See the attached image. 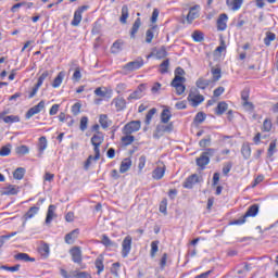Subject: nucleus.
<instances>
[{
  "mask_svg": "<svg viewBox=\"0 0 278 278\" xmlns=\"http://www.w3.org/2000/svg\"><path fill=\"white\" fill-rule=\"evenodd\" d=\"M46 102L41 100L37 105L30 108L26 113V119L29 121L31 116H36V114H40L42 110H45Z\"/></svg>",
  "mask_w": 278,
  "mask_h": 278,
  "instance_id": "11",
  "label": "nucleus"
},
{
  "mask_svg": "<svg viewBox=\"0 0 278 278\" xmlns=\"http://www.w3.org/2000/svg\"><path fill=\"white\" fill-rule=\"evenodd\" d=\"M187 100L189 103H191L192 108H199L205 101V97H203L201 93H189Z\"/></svg>",
  "mask_w": 278,
  "mask_h": 278,
  "instance_id": "9",
  "label": "nucleus"
},
{
  "mask_svg": "<svg viewBox=\"0 0 278 278\" xmlns=\"http://www.w3.org/2000/svg\"><path fill=\"white\" fill-rule=\"evenodd\" d=\"M140 127H141V123L140 121H132L127 123L124 127H123V134L125 136H129L131 134H136V131H140Z\"/></svg>",
  "mask_w": 278,
  "mask_h": 278,
  "instance_id": "6",
  "label": "nucleus"
},
{
  "mask_svg": "<svg viewBox=\"0 0 278 278\" xmlns=\"http://www.w3.org/2000/svg\"><path fill=\"white\" fill-rule=\"evenodd\" d=\"M210 84H212V80L205 79L203 77L199 78L195 83L197 88H199L200 90H205V88H207Z\"/></svg>",
  "mask_w": 278,
  "mask_h": 278,
  "instance_id": "25",
  "label": "nucleus"
},
{
  "mask_svg": "<svg viewBox=\"0 0 278 278\" xmlns=\"http://www.w3.org/2000/svg\"><path fill=\"white\" fill-rule=\"evenodd\" d=\"M70 255H72V261L74 264H81L83 257H81V248L74 247L70 250Z\"/></svg>",
  "mask_w": 278,
  "mask_h": 278,
  "instance_id": "14",
  "label": "nucleus"
},
{
  "mask_svg": "<svg viewBox=\"0 0 278 278\" xmlns=\"http://www.w3.org/2000/svg\"><path fill=\"white\" fill-rule=\"evenodd\" d=\"M140 25H142V22L140 17H138L132 24V27L130 30V38H136V34H138V29H140Z\"/></svg>",
  "mask_w": 278,
  "mask_h": 278,
  "instance_id": "28",
  "label": "nucleus"
},
{
  "mask_svg": "<svg viewBox=\"0 0 278 278\" xmlns=\"http://www.w3.org/2000/svg\"><path fill=\"white\" fill-rule=\"evenodd\" d=\"M80 112H81V103L76 102L75 104H73L72 114H74V116H77Z\"/></svg>",
  "mask_w": 278,
  "mask_h": 278,
  "instance_id": "56",
  "label": "nucleus"
},
{
  "mask_svg": "<svg viewBox=\"0 0 278 278\" xmlns=\"http://www.w3.org/2000/svg\"><path fill=\"white\" fill-rule=\"evenodd\" d=\"M14 179L21 180L23 177H25V168L17 167L13 173Z\"/></svg>",
  "mask_w": 278,
  "mask_h": 278,
  "instance_id": "43",
  "label": "nucleus"
},
{
  "mask_svg": "<svg viewBox=\"0 0 278 278\" xmlns=\"http://www.w3.org/2000/svg\"><path fill=\"white\" fill-rule=\"evenodd\" d=\"M38 212H40V207L38 206H31L28 212L25 214V218L26 220H29L30 218H34V216H36V214H38Z\"/></svg>",
  "mask_w": 278,
  "mask_h": 278,
  "instance_id": "36",
  "label": "nucleus"
},
{
  "mask_svg": "<svg viewBox=\"0 0 278 278\" xmlns=\"http://www.w3.org/2000/svg\"><path fill=\"white\" fill-rule=\"evenodd\" d=\"M229 105L226 102H219L217 104L215 113L220 116L222 114H225L226 110H228Z\"/></svg>",
  "mask_w": 278,
  "mask_h": 278,
  "instance_id": "37",
  "label": "nucleus"
},
{
  "mask_svg": "<svg viewBox=\"0 0 278 278\" xmlns=\"http://www.w3.org/2000/svg\"><path fill=\"white\" fill-rule=\"evenodd\" d=\"M79 23H81V15L79 14V11H75L74 17L72 20L73 27L79 26Z\"/></svg>",
  "mask_w": 278,
  "mask_h": 278,
  "instance_id": "50",
  "label": "nucleus"
},
{
  "mask_svg": "<svg viewBox=\"0 0 278 278\" xmlns=\"http://www.w3.org/2000/svg\"><path fill=\"white\" fill-rule=\"evenodd\" d=\"M199 16H201V5L194 4L193 7L189 8V12L186 16L188 25H192V23H194Z\"/></svg>",
  "mask_w": 278,
  "mask_h": 278,
  "instance_id": "4",
  "label": "nucleus"
},
{
  "mask_svg": "<svg viewBox=\"0 0 278 278\" xmlns=\"http://www.w3.org/2000/svg\"><path fill=\"white\" fill-rule=\"evenodd\" d=\"M15 260H20V262H36V258L28 256L27 253H18L15 255Z\"/></svg>",
  "mask_w": 278,
  "mask_h": 278,
  "instance_id": "39",
  "label": "nucleus"
},
{
  "mask_svg": "<svg viewBox=\"0 0 278 278\" xmlns=\"http://www.w3.org/2000/svg\"><path fill=\"white\" fill-rule=\"evenodd\" d=\"M39 253L41 255V257H49V253H50V248L49 244L43 243L39 247Z\"/></svg>",
  "mask_w": 278,
  "mask_h": 278,
  "instance_id": "40",
  "label": "nucleus"
},
{
  "mask_svg": "<svg viewBox=\"0 0 278 278\" xmlns=\"http://www.w3.org/2000/svg\"><path fill=\"white\" fill-rule=\"evenodd\" d=\"M155 29H157V26H153L152 28L148 29L146 33V42L148 45H151V42L153 41V38L155 36Z\"/></svg>",
  "mask_w": 278,
  "mask_h": 278,
  "instance_id": "32",
  "label": "nucleus"
},
{
  "mask_svg": "<svg viewBox=\"0 0 278 278\" xmlns=\"http://www.w3.org/2000/svg\"><path fill=\"white\" fill-rule=\"evenodd\" d=\"M273 129V122H270V119H265L263 122V128L262 131L268 132Z\"/></svg>",
  "mask_w": 278,
  "mask_h": 278,
  "instance_id": "54",
  "label": "nucleus"
},
{
  "mask_svg": "<svg viewBox=\"0 0 278 278\" xmlns=\"http://www.w3.org/2000/svg\"><path fill=\"white\" fill-rule=\"evenodd\" d=\"M2 197H14L18 192H21V188L16 185H9L1 189Z\"/></svg>",
  "mask_w": 278,
  "mask_h": 278,
  "instance_id": "12",
  "label": "nucleus"
},
{
  "mask_svg": "<svg viewBox=\"0 0 278 278\" xmlns=\"http://www.w3.org/2000/svg\"><path fill=\"white\" fill-rule=\"evenodd\" d=\"M170 131H173V124H168L166 125H159L156 127V134L159 136H164V134H170Z\"/></svg>",
  "mask_w": 278,
  "mask_h": 278,
  "instance_id": "21",
  "label": "nucleus"
},
{
  "mask_svg": "<svg viewBox=\"0 0 278 278\" xmlns=\"http://www.w3.org/2000/svg\"><path fill=\"white\" fill-rule=\"evenodd\" d=\"M104 262V257L103 255H99L96 261H94V266L97 268V275H101V273H103V270H105V265L103 264Z\"/></svg>",
  "mask_w": 278,
  "mask_h": 278,
  "instance_id": "19",
  "label": "nucleus"
},
{
  "mask_svg": "<svg viewBox=\"0 0 278 278\" xmlns=\"http://www.w3.org/2000/svg\"><path fill=\"white\" fill-rule=\"evenodd\" d=\"M260 213V205L253 204L251 205L244 216H242L240 219H236L232 222V225H244L247 223V218L249 217H255Z\"/></svg>",
  "mask_w": 278,
  "mask_h": 278,
  "instance_id": "2",
  "label": "nucleus"
},
{
  "mask_svg": "<svg viewBox=\"0 0 278 278\" xmlns=\"http://www.w3.org/2000/svg\"><path fill=\"white\" fill-rule=\"evenodd\" d=\"M157 251H160V241L155 240L151 242V251L150 255L151 257H155Z\"/></svg>",
  "mask_w": 278,
  "mask_h": 278,
  "instance_id": "41",
  "label": "nucleus"
},
{
  "mask_svg": "<svg viewBox=\"0 0 278 278\" xmlns=\"http://www.w3.org/2000/svg\"><path fill=\"white\" fill-rule=\"evenodd\" d=\"M51 75H53V72H49V71H45L38 78L37 85L40 87L42 86V84H45V79H47V77H51Z\"/></svg>",
  "mask_w": 278,
  "mask_h": 278,
  "instance_id": "42",
  "label": "nucleus"
},
{
  "mask_svg": "<svg viewBox=\"0 0 278 278\" xmlns=\"http://www.w3.org/2000/svg\"><path fill=\"white\" fill-rule=\"evenodd\" d=\"M170 118H173V114L170 113V110L164 109L161 113V123H164L166 125V123H168Z\"/></svg>",
  "mask_w": 278,
  "mask_h": 278,
  "instance_id": "29",
  "label": "nucleus"
},
{
  "mask_svg": "<svg viewBox=\"0 0 278 278\" xmlns=\"http://www.w3.org/2000/svg\"><path fill=\"white\" fill-rule=\"evenodd\" d=\"M64 72H60L52 83V88H60V86H62V83L64 81Z\"/></svg>",
  "mask_w": 278,
  "mask_h": 278,
  "instance_id": "27",
  "label": "nucleus"
},
{
  "mask_svg": "<svg viewBox=\"0 0 278 278\" xmlns=\"http://www.w3.org/2000/svg\"><path fill=\"white\" fill-rule=\"evenodd\" d=\"M15 153L17 155H27V153H29V147H27V146H20L17 148H15Z\"/></svg>",
  "mask_w": 278,
  "mask_h": 278,
  "instance_id": "48",
  "label": "nucleus"
},
{
  "mask_svg": "<svg viewBox=\"0 0 278 278\" xmlns=\"http://www.w3.org/2000/svg\"><path fill=\"white\" fill-rule=\"evenodd\" d=\"M144 66V60L139 58L132 62H128L126 65L123 66V71L125 73H132V71H138Z\"/></svg>",
  "mask_w": 278,
  "mask_h": 278,
  "instance_id": "5",
  "label": "nucleus"
},
{
  "mask_svg": "<svg viewBox=\"0 0 278 278\" xmlns=\"http://www.w3.org/2000/svg\"><path fill=\"white\" fill-rule=\"evenodd\" d=\"M99 123L103 129H108V127H110V124H108V115H100Z\"/></svg>",
  "mask_w": 278,
  "mask_h": 278,
  "instance_id": "57",
  "label": "nucleus"
},
{
  "mask_svg": "<svg viewBox=\"0 0 278 278\" xmlns=\"http://www.w3.org/2000/svg\"><path fill=\"white\" fill-rule=\"evenodd\" d=\"M212 75H213V81H218L223 75L220 74V68H214L212 70Z\"/></svg>",
  "mask_w": 278,
  "mask_h": 278,
  "instance_id": "58",
  "label": "nucleus"
},
{
  "mask_svg": "<svg viewBox=\"0 0 278 278\" xmlns=\"http://www.w3.org/2000/svg\"><path fill=\"white\" fill-rule=\"evenodd\" d=\"M277 35H275V33L273 31H267L265 34V38H264V45L266 47H270V42H274V40H276Z\"/></svg>",
  "mask_w": 278,
  "mask_h": 278,
  "instance_id": "30",
  "label": "nucleus"
},
{
  "mask_svg": "<svg viewBox=\"0 0 278 278\" xmlns=\"http://www.w3.org/2000/svg\"><path fill=\"white\" fill-rule=\"evenodd\" d=\"M146 90L147 86L144 84L139 85L137 89L128 96V101H138V99H142Z\"/></svg>",
  "mask_w": 278,
  "mask_h": 278,
  "instance_id": "10",
  "label": "nucleus"
},
{
  "mask_svg": "<svg viewBox=\"0 0 278 278\" xmlns=\"http://www.w3.org/2000/svg\"><path fill=\"white\" fill-rule=\"evenodd\" d=\"M191 38L194 42H203V40L205 39V35L203 34V31L194 30L191 35Z\"/></svg>",
  "mask_w": 278,
  "mask_h": 278,
  "instance_id": "35",
  "label": "nucleus"
},
{
  "mask_svg": "<svg viewBox=\"0 0 278 278\" xmlns=\"http://www.w3.org/2000/svg\"><path fill=\"white\" fill-rule=\"evenodd\" d=\"M210 164V156H205L204 154H201L200 157L197 159V165L202 168H205Z\"/></svg>",
  "mask_w": 278,
  "mask_h": 278,
  "instance_id": "24",
  "label": "nucleus"
},
{
  "mask_svg": "<svg viewBox=\"0 0 278 278\" xmlns=\"http://www.w3.org/2000/svg\"><path fill=\"white\" fill-rule=\"evenodd\" d=\"M72 79L74 81H79V79H81V70H79V67H76L73 76H72Z\"/></svg>",
  "mask_w": 278,
  "mask_h": 278,
  "instance_id": "61",
  "label": "nucleus"
},
{
  "mask_svg": "<svg viewBox=\"0 0 278 278\" xmlns=\"http://www.w3.org/2000/svg\"><path fill=\"white\" fill-rule=\"evenodd\" d=\"M185 81H186V77H181V76L174 77L170 86L175 88L176 94L181 96L184 92H186V86L184 85Z\"/></svg>",
  "mask_w": 278,
  "mask_h": 278,
  "instance_id": "3",
  "label": "nucleus"
},
{
  "mask_svg": "<svg viewBox=\"0 0 278 278\" xmlns=\"http://www.w3.org/2000/svg\"><path fill=\"white\" fill-rule=\"evenodd\" d=\"M125 90H127V84L119 83L116 87L117 94H121V92H125Z\"/></svg>",
  "mask_w": 278,
  "mask_h": 278,
  "instance_id": "63",
  "label": "nucleus"
},
{
  "mask_svg": "<svg viewBox=\"0 0 278 278\" xmlns=\"http://www.w3.org/2000/svg\"><path fill=\"white\" fill-rule=\"evenodd\" d=\"M131 168V160L130 159H125L122 161L121 166H119V173H127Z\"/></svg>",
  "mask_w": 278,
  "mask_h": 278,
  "instance_id": "31",
  "label": "nucleus"
},
{
  "mask_svg": "<svg viewBox=\"0 0 278 278\" xmlns=\"http://www.w3.org/2000/svg\"><path fill=\"white\" fill-rule=\"evenodd\" d=\"M131 242L134 239L131 236H126L122 242V257H129V253H131Z\"/></svg>",
  "mask_w": 278,
  "mask_h": 278,
  "instance_id": "7",
  "label": "nucleus"
},
{
  "mask_svg": "<svg viewBox=\"0 0 278 278\" xmlns=\"http://www.w3.org/2000/svg\"><path fill=\"white\" fill-rule=\"evenodd\" d=\"M1 270H7L8 273H18V270L21 269V265H14V266H5L2 265L0 267Z\"/></svg>",
  "mask_w": 278,
  "mask_h": 278,
  "instance_id": "49",
  "label": "nucleus"
},
{
  "mask_svg": "<svg viewBox=\"0 0 278 278\" xmlns=\"http://www.w3.org/2000/svg\"><path fill=\"white\" fill-rule=\"evenodd\" d=\"M165 174H166V166L156 167V168L152 172V177H153L156 181H160V179H162Z\"/></svg>",
  "mask_w": 278,
  "mask_h": 278,
  "instance_id": "20",
  "label": "nucleus"
},
{
  "mask_svg": "<svg viewBox=\"0 0 278 278\" xmlns=\"http://www.w3.org/2000/svg\"><path fill=\"white\" fill-rule=\"evenodd\" d=\"M16 233H18V232L14 231L9 235L0 236V249H1V247H3V244H5L7 240H10V238H14V236H16Z\"/></svg>",
  "mask_w": 278,
  "mask_h": 278,
  "instance_id": "46",
  "label": "nucleus"
},
{
  "mask_svg": "<svg viewBox=\"0 0 278 278\" xmlns=\"http://www.w3.org/2000/svg\"><path fill=\"white\" fill-rule=\"evenodd\" d=\"M195 184H201V177H199L197 174H192L185 180L182 186L184 188H187V190H192Z\"/></svg>",
  "mask_w": 278,
  "mask_h": 278,
  "instance_id": "13",
  "label": "nucleus"
},
{
  "mask_svg": "<svg viewBox=\"0 0 278 278\" xmlns=\"http://www.w3.org/2000/svg\"><path fill=\"white\" fill-rule=\"evenodd\" d=\"M135 140H136V137L131 135H126L122 137V142L125 147H129V144H132Z\"/></svg>",
  "mask_w": 278,
  "mask_h": 278,
  "instance_id": "45",
  "label": "nucleus"
},
{
  "mask_svg": "<svg viewBox=\"0 0 278 278\" xmlns=\"http://www.w3.org/2000/svg\"><path fill=\"white\" fill-rule=\"evenodd\" d=\"M170 66V61L168 59H166L165 61H163L160 64V73L161 75H166V73H168V68Z\"/></svg>",
  "mask_w": 278,
  "mask_h": 278,
  "instance_id": "38",
  "label": "nucleus"
},
{
  "mask_svg": "<svg viewBox=\"0 0 278 278\" xmlns=\"http://www.w3.org/2000/svg\"><path fill=\"white\" fill-rule=\"evenodd\" d=\"M242 3L244 0H226V5H228L229 10L232 12H238L242 8Z\"/></svg>",
  "mask_w": 278,
  "mask_h": 278,
  "instance_id": "17",
  "label": "nucleus"
},
{
  "mask_svg": "<svg viewBox=\"0 0 278 278\" xmlns=\"http://www.w3.org/2000/svg\"><path fill=\"white\" fill-rule=\"evenodd\" d=\"M229 21V16L227 13L219 14L217 18V31H225L227 29V23Z\"/></svg>",
  "mask_w": 278,
  "mask_h": 278,
  "instance_id": "15",
  "label": "nucleus"
},
{
  "mask_svg": "<svg viewBox=\"0 0 278 278\" xmlns=\"http://www.w3.org/2000/svg\"><path fill=\"white\" fill-rule=\"evenodd\" d=\"M121 268V263H113L111 267V273L114 275V277H118V270Z\"/></svg>",
  "mask_w": 278,
  "mask_h": 278,
  "instance_id": "59",
  "label": "nucleus"
},
{
  "mask_svg": "<svg viewBox=\"0 0 278 278\" xmlns=\"http://www.w3.org/2000/svg\"><path fill=\"white\" fill-rule=\"evenodd\" d=\"M96 97H108V89L105 87H98L94 90Z\"/></svg>",
  "mask_w": 278,
  "mask_h": 278,
  "instance_id": "53",
  "label": "nucleus"
},
{
  "mask_svg": "<svg viewBox=\"0 0 278 278\" xmlns=\"http://www.w3.org/2000/svg\"><path fill=\"white\" fill-rule=\"evenodd\" d=\"M210 144H212V139L207 138V139H202L200 140L199 142V146L202 148V149H205V147H210Z\"/></svg>",
  "mask_w": 278,
  "mask_h": 278,
  "instance_id": "62",
  "label": "nucleus"
},
{
  "mask_svg": "<svg viewBox=\"0 0 278 278\" xmlns=\"http://www.w3.org/2000/svg\"><path fill=\"white\" fill-rule=\"evenodd\" d=\"M101 244H103V247H116V243L111 241L108 235L102 236Z\"/></svg>",
  "mask_w": 278,
  "mask_h": 278,
  "instance_id": "51",
  "label": "nucleus"
},
{
  "mask_svg": "<svg viewBox=\"0 0 278 278\" xmlns=\"http://www.w3.org/2000/svg\"><path fill=\"white\" fill-rule=\"evenodd\" d=\"M76 278H92V276L88 271H78L75 275Z\"/></svg>",
  "mask_w": 278,
  "mask_h": 278,
  "instance_id": "64",
  "label": "nucleus"
},
{
  "mask_svg": "<svg viewBox=\"0 0 278 278\" xmlns=\"http://www.w3.org/2000/svg\"><path fill=\"white\" fill-rule=\"evenodd\" d=\"M0 121H3L5 125H14V123H21V116L8 115V111H3L0 113Z\"/></svg>",
  "mask_w": 278,
  "mask_h": 278,
  "instance_id": "8",
  "label": "nucleus"
},
{
  "mask_svg": "<svg viewBox=\"0 0 278 278\" xmlns=\"http://www.w3.org/2000/svg\"><path fill=\"white\" fill-rule=\"evenodd\" d=\"M205 118H206L205 113L199 112V113H197V115L194 117V123L201 124V123H203V121H205Z\"/></svg>",
  "mask_w": 278,
  "mask_h": 278,
  "instance_id": "60",
  "label": "nucleus"
},
{
  "mask_svg": "<svg viewBox=\"0 0 278 278\" xmlns=\"http://www.w3.org/2000/svg\"><path fill=\"white\" fill-rule=\"evenodd\" d=\"M55 217V205L51 204L48 207L47 217H46V225H49L53 222V218Z\"/></svg>",
  "mask_w": 278,
  "mask_h": 278,
  "instance_id": "22",
  "label": "nucleus"
},
{
  "mask_svg": "<svg viewBox=\"0 0 278 278\" xmlns=\"http://www.w3.org/2000/svg\"><path fill=\"white\" fill-rule=\"evenodd\" d=\"M47 147H48V141H47V137H40L39 138V143H38V155L39 157H42L45 151H47Z\"/></svg>",
  "mask_w": 278,
  "mask_h": 278,
  "instance_id": "18",
  "label": "nucleus"
},
{
  "mask_svg": "<svg viewBox=\"0 0 278 278\" xmlns=\"http://www.w3.org/2000/svg\"><path fill=\"white\" fill-rule=\"evenodd\" d=\"M277 151V140H274L269 143V148H268V151H267V155L269 157H273V155H275Z\"/></svg>",
  "mask_w": 278,
  "mask_h": 278,
  "instance_id": "47",
  "label": "nucleus"
},
{
  "mask_svg": "<svg viewBox=\"0 0 278 278\" xmlns=\"http://www.w3.org/2000/svg\"><path fill=\"white\" fill-rule=\"evenodd\" d=\"M241 99L243 101L244 108H247V105H249V108H253V104H251V102H249V91H242Z\"/></svg>",
  "mask_w": 278,
  "mask_h": 278,
  "instance_id": "52",
  "label": "nucleus"
},
{
  "mask_svg": "<svg viewBox=\"0 0 278 278\" xmlns=\"http://www.w3.org/2000/svg\"><path fill=\"white\" fill-rule=\"evenodd\" d=\"M157 113V109L153 108L151 109L147 115H146V125H151V121L153 119V116Z\"/></svg>",
  "mask_w": 278,
  "mask_h": 278,
  "instance_id": "44",
  "label": "nucleus"
},
{
  "mask_svg": "<svg viewBox=\"0 0 278 278\" xmlns=\"http://www.w3.org/2000/svg\"><path fill=\"white\" fill-rule=\"evenodd\" d=\"M112 105H115L117 112H123L127 108V100L123 97H117L112 100Z\"/></svg>",
  "mask_w": 278,
  "mask_h": 278,
  "instance_id": "16",
  "label": "nucleus"
},
{
  "mask_svg": "<svg viewBox=\"0 0 278 278\" xmlns=\"http://www.w3.org/2000/svg\"><path fill=\"white\" fill-rule=\"evenodd\" d=\"M127 18H129V8L127 5H123L119 23H122L123 25L127 24Z\"/></svg>",
  "mask_w": 278,
  "mask_h": 278,
  "instance_id": "26",
  "label": "nucleus"
},
{
  "mask_svg": "<svg viewBox=\"0 0 278 278\" xmlns=\"http://www.w3.org/2000/svg\"><path fill=\"white\" fill-rule=\"evenodd\" d=\"M241 153H242L244 160H249V157H251V144L243 143L241 147Z\"/></svg>",
  "mask_w": 278,
  "mask_h": 278,
  "instance_id": "33",
  "label": "nucleus"
},
{
  "mask_svg": "<svg viewBox=\"0 0 278 278\" xmlns=\"http://www.w3.org/2000/svg\"><path fill=\"white\" fill-rule=\"evenodd\" d=\"M12 153V144L8 143L0 149V157H8Z\"/></svg>",
  "mask_w": 278,
  "mask_h": 278,
  "instance_id": "34",
  "label": "nucleus"
},
{
  "mask_svg": "<svg viewBox=\"0 0 278 278\" xmlns=\"http://www.w3.org/2000/svg\"><path fill=\"white\" fill-rule=\"evenodd\" d=\"M103 140H105V137H103V134L101 132H98L91 137V144L93 146L94 156L90 155L87 160V164H90V160H94L97 162V160L101 157L100 147L103 144Z\"/></svg>",
  "mask_w": 278,
  "mask_h": 278,
  "instance_id": "1",
  "label": "nucleus"
},
{
  "mask_svg": "<svg viewBox=\"0 0 278 278\" xmlns=\"http://www.w3.org/2000/svg\"><path fill=\"white\" fill-rule=\"evenodd\" d=\"M77 236H79V229H75V230L71 231L70 233H67L65 236L66 244H73V242H75Z\"/></svg>",
  "mask_w": 278,
  "mask_h": 278,
  "instance_id": "23",
  "label": "nucleus"
},
{
  "mask_svg": "<svg viewBox=\"0 0 278 278\" xmlns=\"http://www.w3.org/2000/svg\"><path fill=\"white\" fill-rule=\"evenodd\" d=\"M80 131H86L88 129V117L87 116H83L80 118Z\"/></svg>",
  "mask_w": 278,
  "mask_h": 278,
  "instance_id": "55",
  "label": "nucleus"
}]
</instances>
